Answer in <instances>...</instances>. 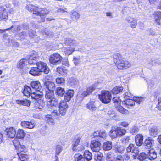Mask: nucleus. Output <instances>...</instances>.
<instances>
[{"mask_svg": "<svg viewBox=\"0 0 161 161\" xmlns=\"http://www.w3.org/2000/svg\"><path fill=\"white\" fill-rule=\"evenodd\" d=\"M113 58L114 61L119 69H125L131 66V63L128 60L122 58L121 55L118 53L114 54Z\"/></svg>", "mask_w": 161, "mask_h": 161, "instance_id": "obj_1", "label": "nucleus"}, {"mask_svg": "<svg viewBox=\"0 0 161 161\" xmlns=\"http://www.w3.org/2000/svg\"><path fill=\"white\" fill-rule=\"evenodd\" d=\"M26 8L27 10L32 12L33 14L37 15V18L39 19L38 21L39 22H42L45 21L46 15L48 14L47 12L44 13V11H41V8L37 7L36 8L35 6L31 4L27 5Z\"/></svg>", "mask_w": 161, "mask_h": 161, "instance_id": "obj_2", "label": "nucleus"}, {"mask_svg": "<svg viewBox=\"0 0 161 161\" xmlns=\"http://www.w3.org/2000/svg\"><path fill=\"white\" fill-rule=\"evenodd\" d=\"M126 132V130L125 129H122L121 127L113 126L109 132V135L112 139H114L124 135Z\"/></svg>", "mask_w": 161, "mask_h": 161, "instance_id": "obj_3", "label": "nucleus"}, {"mask_svg": "<svg viewBox=\"0 0 161 161\" xmlns=\"http://www.w3.org/2000/svg\"><path fill=\"white\" fill-rule=\"evenodd\" d=\"M99 97L102 103H109L112 98L111 94L109 91L103 90L99 94Z\"/></svg>", "mask_w": 161, "mask_h": 161, "instance_id": "obj_4", "label": "nucleus"}, {"mask_svg": "<svg viewBox=\"0 0 161 161\" xmlns=\"http://www.w3.org/2000/svg\"><path fill=\"white\" fill-rule=\"evenodd\" d=\"M96 86L95 85H93L87 87L86 91H84L81 95L80 94L77 95V100L80 101H82L85 97L91 93L96 89Z\"/></svg>", "mask_w": 161, "mask_h": 161, "instance_id": "obj_5", "label": "nucleus"}, {"mask_svg": "<svg viewBox=\"0 0 161 161\" xmlns=\"http://www.w3.org/2000/svg\"><path fill=\"white\" fill-rule=\"evenodd\" d=\"M107 134L104 130L95 131L92 135V138H95L99 141H103L106 139Z\"/></svg>", "mask_w": 161, "mask_h": 161, "instance_id": "obj_6", "label": "nucleus"}, {"mask_svg": "<svg viewBox=\"0 0 161 161\" xmlns=\"http://www.w3.org/2000/svg\"><path fill=\"white\" fill-rule=\"evenodd\" d=\"M69 106L68 103L64 101H61L59 104V111L61 115H64L68 110Z\"/></svg>", "mask_w": 161, "mask_h": 161, "instance_id": "obj_7", "label": "nucleus"}, {"mask_svg": "<svg viewBox=\"0 0 161 161\" xmlns=\"http://www.w3.org/2000/svg\"><path fill=\"white\" fill-rule=\"evenodd\" d=\"M36 65L38 68L41 72H43L46 74L49 73L50 71L49 68L45 63L39 61L37 62Z\"/></svg>", "mask_w": 161, "mask_h": 161, "instance_id": "obj_8", "label": "nucleus"}, {"mask_svg": "<svg viewBox=\"0 0 161 161\" xmlns=\"http://www.w3.org/2000/svg\"><path fill=\"white\" fill-rule=\"evenodd\" d=\"M62 59V57L59 54L55 53L51 55L49 61L52 64H56L60 63Z\"/></svg>", "mask_w": 161, "mask_h": 161, "instance_id": "obj_9", "label": "nucleus"}, {"mask_svg": "<svg viewBox=\"0 0 161 161\" xmlns=\"http://www.w3.org/2000/svg\"><path fill=\"white\" fill-rule=\"evenodd\" d=\"M100 145L99 141L92 140L91 142L90 145L91 149L93 152H98L100 150Z\"/></svg>", "mask_w": 161, "mask_h": 161, "instance_id": "obj_10", "label": "nucleus"}, {"mask_svg": "<svg viewBox=\"0 0 161 161\" xmlns=\"http://www.w3.org/2000/svg\"><path fill=\"white\" fill-rule=\"evenodd\" d=\"M21 125L24 128L33 129L35 126V123L33 121H22L21 122Z\"/></svg>", "mask_w": 161, "mask_h": 161, "instance_id": "obj_11", "label": "nucleus"}, {"mask_svg": "<svg viewBox=\"0 0 161 161\" xmlns=\"http://www.w3.org/2000/svg\"><path fill=\"white\" fill-rule=\"evenodd\" d=\"M17 143V144H19V145L18 146V149H17V153H25L27 152V150L26 147H25L24 145H21L19 144V142L18 141H17L16 140H14L13 142V143L15 146L16 148V146L17 145H15V143Z\"/></svg>", "mask_w": 161, "mask_h": 161, "instance_id": "obj_12", "label": "nucleus"}, {"mask_svg": "<svg viewBox=\"0 0 161 161\" xmlns=\"http://www.w3.org/2000/svg\"><path fill=\"white\" fill-rule=\"evenodd\" d=\"M58 104V101L55 98H53L47 102V106L48 108H51L53 106H56Z\"/></svg>", "mask_w": 161, "mask_h": 161, "instance_id": "obj_13", "label": "nucleus"}, {"mask_svg": "<svg viewBox=\"0 0 161 161\" xmlns=\"http://www.w3.org/2000/svg\"><path fill=\"white\" fill-rule=\"evenodd\" d=\"M7 132V135L10 138H14L15 136L16 133V130L13 127L8 128L6 130Z\"/></svg>", "mask_w": 161, "mask_h": 161, "instance_id": "obj_14", "label": "nucleus"}, {"mask_svg": "<svg viewBox=\"0 0 161 161\" xmlns=\"http://www.w3.org/2000/svg\"><path fill=\"white\" fill-rule=\"evenodd\" d=\"M147 158L152 161L155 159L157 157L156 152L153 149H151L147 153Z\"/></svg>", "mask_w": 161, "mask_h": 161, "instance_id": "obj_15", "label": "nucleus"}, {"mask_svg": "<svg viewBox=\"0 0 161 161\" xmlns=\"http://www.w3.org/2000/svg\"><path fill=\"white\" fill-rule=\"evenodd\" d=\"M74 92L73 90H69L67 91L64 96V99L65 101L69 102L71 100L74 94Z\"/></svg>", "mask_w": 161, "mask_h": 161, "instance_id": "obj_16", "label": "nucleus"}, {"mask_svg": "<svg viewBox=\"0 0 161 161\" xmlns=\"http://www.w3.org/2000/svg\"><path fill=\"white\" fill-rule=\"evenodd\" d=\"M31 85L33 89L37 91H39L41 88L40 82L38 81H33L31 83Z\"/></svg>", "mask_w": 161, "mask_h": 161, "instance_id": "obj_17", "label": "nucleus"}, {"mask_svg": "<svg viewBox=\"0 0 161 161\" xmlns=\"http://www.w3.org/2000/svg\"><path fill=\"white\" fill-rule=\"evenodd\" d=\"M44 84L48 90L47 91H52L53 92L55 89V86L54 82L47 81L45 82Z\"/></svg>", "mask_w": 161, "mask_h": 161, "instance_id": "obj_18", "label": "nucleus"}, {"mask_svg": "<svg viewBox=\"0 0 161 161\" xmlns=\"http://www.w3.org/2000/svg\"><path fill=\"white\" fill-rule=\"evenodd\" d=\"M143 137L142 135L138 134L135 137V141L136 144L138 146H140L143 143Z\"/></svg>", "mask_w": 161, "mask_h": 161, "instance_id": "obj_19", "label": "nucleus"}, {"mask_svg": "<svg viewBox=\"0 0 161 161\" xmlns=\"http://www.w3.org/2000/svg\"><path fill=\"white\" fill-rule=\"evenodd\" d=\"M126 20L130 24V26L131 28H134L136 27L137 25V21L136 19L128 17L127 18Z\"/></svg>", "mask_w": 161, "mask_h": 161, "instance_id": "obj_20", "label": "nucleus"}, {"mask_svg": "<svg viewBox=\"0 0 161 161\" xmlns=\"http://www.w3.org/2000/svg\"><path fill=\"white\" fill-rule=\"evenodd\" d=\"M29 73L33 76H39L41 75V72L37 67H33L30 70Z\"/></svg>", "mask_w": 161, "mask_h": 161, "instance_id": "obj_21", "label": "nucleus"}, {"mask_svg": "<svg viewBox=\"0 0 161 161\" xmlns=\"http://www.w3.org/2000/svg\"><path fill=\"white\" fill-rule=\"evenodd\" d=\"M28 61L25 59H21L18 63L17 64V67L19 69H23L27 65Z\"/></svg>", "mask_w": 161, "mask_h": 161, "instance_id": "obj_22", "label": "nucleus"}, {"mask_svg": "<svg viewBox=\"0 0 161 161\" xmlns=\"http://www.w3.org/2000/svg\"><path fill=\"white\" fill-rule=\"evenodd\" d=\"M153 144L154 141L151 138H148L145 140L144 145L146 147V148H149Z\"/></svg>", "mask_w": 161, "mask_h": 161, "instance_id": "obj_23", "label": "nucleus"}, {"mask_svg": "<svg viewBox=\"0 0 161 161\" xmlns=\"http://www.w3.org/2000/svg\"><path fill=\"white\" fill-rule=\"evenodd\" d=\"M32 92L33 91L29 86H25L23 93L27 97L30 96Z\"/></svg>", "mask_w": 161, "mask_h": 161, "instance_id": "obj_24", "label": "nucleus"}, {"mask_svg": "<svg viewBox=\"0 0 161 161\" xmlns=\"http://www.w3.org/2000/svg\"><path fill=\"white\" fill-rule=\"evenodd\" d=\"M112 147V144L111 142L107 141L103 143V149L104 150L108 151L111 149Z\"/></svg>", "mask_w": 161, "mask_h": 161, "instance_id": "obj_25", "label": "nucleus"}, {"mask_svg": "<svg viewBox=\"0 0 161 161\" xmlns=\"http://www.w3.org/2000/svg\"><path fill=\"white\" fill-rule=\"evenodd\" d=\"M8 14L6 10L3 7H0V18L1 19H6Z\"/></svg>", "mask_w": 161, "mask_h": 161, "instance_id": "obj_26", "label": "nucleus"}, {"mask_svg": "<svg viewBox=\"0 0 161 161\" xmlns=\"http://www.w3.org/2000/svg\"><path fill=\"white\" fill-rule=\"evenodd\" d=\"M17 154L21 161H27L29 159V156L23 153H17Z\"/></svg>", "mask_w": 161, "mask_h": 161, "instance_id": "obj_27", "label": "nucleus"}, {"mask_svg": "<svg viewBox=\"0 0 161 161\" xmlns=\"http://www.w3.org/2000/svg\"><path fill=\"white\" fill-rule=\"evenodd\" d=\"M154 17L155 21L158 24H160V20L161 19V12L157 11L154 12Z\"/></svg>", "mask_w": 161, "mask_h": 161, "instance_id": "obj_28", "label": "nucleus"}, {"mask_svg": "<svg viewBox=\"0 0 161 161\" xmlns=\"http://www.w3.org/2000/svg\"><path fill=\"white\" fill-rule=\"evenodd\" d=\"M42 92L39 91L37 92H32L31 94V97L32 98L37 100L39 98H41L42 97Z\"/></svg>", "mask_w": 161, "mask_h": 161, "instance_id": "obj_29", "label": "nucleus"}, {"mask_svg": "<svg viewBox=\"0 0 161 161\" xmlns=\"http://www.w3.org/2000/svg\"><path fill=\"white\" fill-rule=\"evenodd\" d=\"M57 72L62 75L66 74L68 72V70L64 66L58 67L57 68Z\"/></svg>", "mask_w": 161, "mask_h": 161, "instance_id": "obj_30", "label": "nucleus"}, {"mask_svg": "<svg viewBox=\"0 0 161 161\" xmlns=\"http://www.w3.org/2000/svg\"><path fill=\"white\" fill-rule=\"evenodd\" d=\"M65 92V90L64 88L60 87H57L55 93L58 96L62 97L64 93Z\"/></svg>", "mask_w": 161, "mask_h": 161, "instance_id": "obj_31", "label": "nucleus"}, {"mask_svg": "<svg viewBox=\"0 0 161 161\" xmlns=\"http://www.w3.org/2000/svg\"><path fill=\"white\" fill-rule=\"evenodd\" d=\"M116 108L117 110L119 112L125 114H128L129 113L128 110L124 108L122 106L119 105L116 106Z\"/></svg>", "mask_w": 161, "mask_h": 161, "instance_id": "obj_32", "label": "nucleus"}, {"mask_svg": "<svg viewBox=\"0 0 161 161\" xmlns=\"http://www.w3.org/2000/svg\"><path fill=\"white\" fill-rule=\"evenodd\" d=\"M80 139V137H77L74 140V142L72 144V149L73 151L77 150L76 148L79 144Z\"/></svg>", "mask_w": 161, "mask_h": 161, "instance_id": "obj_33", "label": "nucleus"}, {"mask_svg": "<svg viewBox=\"0 0 161 161\" xmlns=\"http://www.w3.org/2000/svg\"><path fill=\"white\" fill-rule=\"evenodd\" d=\"M65 43L68 45L76 46L77 43L75 40L70 38H67L65 41Z\"/></svg>", "mask_w": 161, "mask_h": 161, "instance_id": "obj_34", "label": "nucleus"}, {"mask_svg": "<svg viewBox=\"0 0 161 161\" xmlns=\"http://www.w3.org/2000/svg\"><path fill=\"white\" fill-rule=\"evenodd\" d=\"M123 90V88L120 86H118L114 87L112 90V92L114 94H118L122 92Z\"/></svg>", "mask_w": 161, "mask_h": 161, "instance_id": "obj_35", "label": "nucleus"}, {"mask_svg": "<svg viewBox=\"0 0 161 161\" xmlns=\"http://www.w3.org/2000/svg\"><path fill=\"white\" fill-rule=\"evenodd\" d=\"M84 156L85 159L89 161L92 158V156L91 152L88 150H86L84 153Z\"/></svg>", "mask_w": 161, "mask_h": 161, "instance_id": "obj_36", "label": "nucleus"}, {"mask_svg": "<svg viewBox=\"0 0 161 161\" xmlns=\"http://www.w3.org/2000/svg\"><path fill=\"white\" fill-rule=\"evenodd\" d=\"M25 133L23 129H19L17 131L16 137L19 138H23L25 136Z\"/></svg>", "mask_w": 161, "mask_h": 161, "instance_id": "obj_37", "label": "nucleus"}, {"mask_svg": "<svg viewBox=\"0 0 161 161\" xmlns=\"http://www.w3.org/2000/svg\"><path fill=\"white\" fill-rule=\"evenodd\" d=\"M54 95V92H53L46 91L45 97L47 101L54 98V97H53Z\"/></svg>", "mask_w": 161, "mask_h": 161, "instance_id": "obj_38", "label": "nucleus"}, {"mask_svg": "<svg viewBox=\"0 0 161 161\" xmlns=\"http://www.w3.org/2000/svg\"><path fill=\"white\" fill-rule=\"evenodd\" d=\"M88 108L92 111L95 110L97 109V107L95 105V102L91 101L89 102L87 105Z\"/></svg>", "mask_w": 161, "mask_h": 161, "instance_id": "obj_39", "label": "nucleus"}, {"mask_svg": "<svg viewBox=\"0 0 161 161\" xmlns=\"http://www.w3.org/2000/svg\"><path fill=\"white\" fill-rule=\"evenodd\" d=\"M123 103L126 104L128 106V107L129 108L130 106L134 105L135 102L134 100L131 99H128L124 101L123 102Z\"/></svg>", "mask_w": 161, "mask_h": 161, "instance_id": "obj_40", "label": "nucleus"}, {"mask_svg": "<svg viewBox=\"0 0 161 161\" xmlns=\"http://www.w3.org/2000/svg\"><path fill=\"white\" fill-rule=\"evenodd\" d=\"M74 51V48L69 47L66 48L64 51V53L66 55H70Z\"/></svg>", "mask_w": 161, "mask_h": 161, "instance_id": "obj_41", "label": "nucleus"}, {"mask_svg": "<svg viewBox=\"0 0 161 161\" xmlns=\"http://www.w3.org/2000/svg\"><path fill=\"white\" fill-rule=\"evenodd\" d=\"M46 120L50 125H53L55 123L54 119L50 115H47L46 116Z\"/></svg>", "mask_w": 161, "mask_h": 161, "instance_id": "obj_42", "label": "nucleus"}, {"mask_svg": "<svg viewBox=\"0 0 161 161\" xmlns=\"http://www.w3.org/2000/svg\"><path fill=\"white\" fill-rule=\"evenodd\" d=\"M147 158V155L145 153H141L138 155L137 159L141 161H143Z\"/></svg>", "mask_w": 161, "mask_h": 161, "instance_id": "obj_43", "label": "nucleus"}, {"mask_svg": "<svg viewBox=\"0 0 161 161\" xmlns=\"http://www.w3.org/2000/svg\"><path fill=\"white\" fill-rule=\"evenodd\" d=\"M149 133L151 136L155 137L157 134V130L155 127H153L149 129Z\"/></svg>", "mask_w": 161, "mask_h": 161, "instance_id": "obj_44", "label": "nucleus"}, {"mask_svg": "<svg viewBox=\"0 0 161 161\" xmlns=\"http://www.w3.org/2000/svg\"><path fill=\"white\" fill-rule=\"evenodd\" d=\"M123 96L125 100L133 98V95L129 92H126L124 94Z\"/></svg>", "mask_w": 161, "mask_h": 161, "instance_id": "obj_45", "label": "nucleus"}, {"mask_svg": "<svg viewBox=\"0 0 161 161\" xmlns=\"http://www.w3.org/2000/svg\"><path fill=\"white\" fill-rule=\"evenodd\" d=\"M113 101L116 107V106H118L120 105L121 103V100L119 97H114L113 99Z\"/></svg>", "mask_w": 161, "mask_h": 161, "instance_id": "obj_46", "label": "nucleus"}, {"mask_svg": "<svg viewBox=\"0 0 161 161\" xmlns=\"http://www.w3.org/2000/svg\"><path fill=\"white\" fill-rule=\"evenodd\" d=\"M56 83L58 84L63 85L65 83V80L63 78H58L56 79Z\"/></svg>", "mask_w": 161, "mask_h": 161, "instance_id": "obj_47", "label": "nucleus"}, {"mask_svg": "<svg viewBox=\"0 0 161 161\" xmlns=\"http://www.w3.org/2000/svg\"><path fill=\"white\" fill-rule=\"evenodd\" d=\"M125 149L124 147L122 146H118L115 149V152H118L119 153H122Z\"/></svg>", "mask_w": 161, "mask_h": 161, "instance_id": "obj_48", "label": "nucleus"}, {"mask_svg": "<svg viewBox=\"0 0 161 161\" xmlns=\"http://www.w3.org/2000/svg\"><path fill=\"white\" fill-rule=\"evenodd\" d=\"M80 15L76 12H74L71 15V17L74 19H78L80 18Z\"/></svg>", "mask_w": 161, "mask_h": 161, "instance_id": "obj_49", "label": "nucleus"}, {"mask_svg": "<svg viewBox=\"0 0 161 161\" xmlns=\"http://www.w3.org/2000/svg\"><path fill=\"white\" fill-rule=\"evenodd\" d=\"M108 115L110 117H116L117 115L115 113L113 110H110L107 112Z\"/></svg>", "mask_w": 161, "mask_h": 161, "instance_id": "obj_50", "label": "nucleus"}, {"mask_svg": "<svg viewBox=\"0 0 161 161\" xmlns=\"http://www.w3.org/2000/svg\"><path fill=\"white\" fill-rule=\"evenodd\" d=\"M29 57H32V58L34 59L35 60H36L38 58L39 55L38 53L36 52H34Z\"/></svg>", "mask_w": 161, "mask_h": 161, "instance_id": "obj_51", "label": "nucleus"}, {"mask_svg": "<svg viewBox=\"0 0 161 161\" xmlns=\"http://www.w3.org/2000/svg\"><path fill=\"white\" fill-rule=\"evenodd\" d=\"M139 130V129L136 126H134L130 129V132L132 134L138 132Z\"/></svg>", "mask_w": 161, "mask_h": 161, "instance_id": "obj_52", "label": "nucleus"}, {"mask_svg": "<svg viewBox=\"0 0 161 161\" xmlns=\"http://www.w3.org/2000/svg\"><path fill=\"white\" fill-rule=\"evenodd\" d=\"M134 145L132 144H130L128 147L126 148V150L127 153L132 152L133 149L134 148Z\"/></svg>", "mask_w": 161, "mask_h": 161, "instance_id": "obj_53", "label": "nucleus"}, {"mask_svg": "<svg viewBox=\"0 0 161 161\" xmlns=\"http://www.w3.org/2000/svg\"><path fill=\"white\" fill-rule=\"evenodd\" d=\"M62 150V147L60 145H57L56 147V154L59 155Z\"/></svg>", "mask_w": 161, "mask_h": 161, "instance_id": "obj_54", "label": "nucleus"}, {"mask_svg": "<svg viewBox=\"0 0 161 161\" xmlns=\"http://www.w3.org/2000/svg\"><path fill=\"white\" fill-rule=\"evenodd\" d=\"M60 114L59 112L58 113L57 110H54L51 112V115L55 118L58 116Z\"/></svg>", "mask_w": 161, "mask_h": 161, "instance_id": "obj_55", "label": "nucleus"}, {"mask_svg": "<svg viewBox=\"0 0 161 161\" xmlns=\"http://www.w3.org/2000/svg\"><path fill=\"white\" fill-rule=\"evenodd\" d=\"M83 157V156L82 155L79 154H75L74 156L75 161H79Z\"/></svg>", "mask_w": 161, "mask_h": 161, "instance_id": "obj_56", "label": "nucleus"}, {"mask_svg": "<svg viewBox=\"0 0 161 161\" xmlns=\"http://www.w3.org/2000/svg\"><path fill=\"white\" fill-rule=\"evenodd\" d=\"M114 161H124L123 157L120 155H117L114 158Z\"/></svg>", "mask_w": 161, "mask_h": 161, "instance_id": "obj_57", "label": "nucleus"}, {"mask_svg": "<svg viewBox=\"0 0 161 161\" xmlns=\"http://www.w3.org/2000/svg\"><path fill=\"white\" fill-rule=\"evenodd\" d=\"M37 102L39 104L40 108H43L45 105L44 101L42 99H40L38 100Z\"/></svg>", "mask_w": 161, "mask_h": 161, "instance_id": "obj_58", "label": "nucleus"}, {"mask_svg": "<svg viewBox=\"0 0 161 161\" xmlns=\"http://www.w3.org/2000/svg\"><path fill=\"white\" fill-rule=\"evenodd\" d=\"M106 158L108 160H111L113 158V154L110 152L108 153L106 155Z\"/></svg>", "mask_w": 161, "mask_h": 161, "instance_id": "obj_59", "label": "nucleus"}, {"mask_svg": "<svg viewBox=\"0 0 161 161\" xmlns=\"http://www.w3.org/2000/svg\"><path fill=\"white\" fill-rule=\"evenodd\" d=\"M143 98L141 97H136L133 98L134 101L136 102L138 104L141 103V102L142 101Z\"/></svg>", "mask_w": 161, "mask_h": 161, "instance_id": "obj_60", "label": "nucleus"}, {"mask_svg": "<svg viewBox=\"0 0 161 161\" xmlns=\"http://www.w3.org/2000/svg\"><path fill=\"white\" fill-rule=\"evenodd\" d=\"M36 61L35 59L32 58V57H29L28 62L30 64H36L37 62Z\"/></svg>", "mask_w": 161, "mask_h": 161, "instance_id": "obj_61", "label": "nucleus"}, {"mask_svg": "<svg viewBox=\"0 0 161 161\" xmlns=\"http://www.w3.org/2000/svg\"><path fill=\"white\" fill-rule=\"evenodd\" d=\"M103 154L102 153H97V159L99 161H103Z\"/></svg>", "mask_w": 161, "mask_h": 161, "instance_id": "obj_62", "label": "nucleus"}, {"mask_svg": "<svg viewBox=\"0 0 161 161\" xmlns=\"http://www.w3.org/2000/svg\"><path fill=\"white\" fill-rule=\"evenodd\" d=\"M31 102L28 100H23L22 105L25 106H30Z\"/></svg>", "mask_w": 161, "mask_h": 161, "instance_id": "obj_63", "label": "nucleus"}, {"mask_svg": "<svg viewBox=\"0 0 161 161\" xmlns=\"http://www.w3.org/2000/svg\"><path fill=\"white\" fill-rule=\"evenodd\" d=\"M36 35V32L33 30H31L29 32V36L31 38L34 37Z\"/></svg>", "mask_w": 161, "mask_h": 161, "instance_id": "obj_64", "label": "nucleus"}]
</instances>
